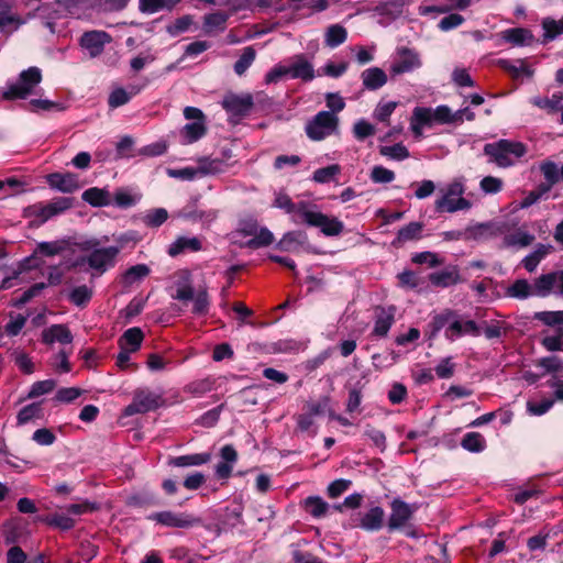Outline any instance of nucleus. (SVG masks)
I'll return each mask as SVG.
<instances>
[{
  "label": "nucleus",
  "instance_id": "1",
  "mask_svg": "<svg viewBox=\"0 0 563 563\" xmlns=\"http://www.w3.org/2000/svg\"><path fill=\"white\" fill-rule=\"evenodd\" d=\"M177 279L174 283L173 288L175 291L172 294V298L183 302L192 300L191 312L196 316H206L210 308V298L207 286H200L195 291L192 286L191 274L187 269H183L177 273Z\"/></svg>",
  "mask_w": 563,
  "mask_h": 563
},
{
  "label": "nucleus",
  "instance_id": "2",
  "mask_svg": "<svg viewBox=\"0 0 563 563\" xmlns=\"http://www.w3.org/2000/svg\"><path fill=\"white\" fill-rule=\"evenodd\" d=\"M101 242L91 239L80 244V250L89 252L87 256L77 258L75 266L87 264L98 275H102L108 268L113 267L118 256V249L100 247Z\"/></svg>",
  "mask_w": 563,
  "mask_h": 563
},
{
  "label": "nucleus",
  "instance_id": "3",
  "mask_svg": "<svg viewBox=\"0 0 563 563\" xmlns=\"http://www.w3.org/2000/svg\"><path fill=\"white\" fill-rule=\"evenodd\" d=\"M41 81V69L35 66L29 67L20 73L16 81L9 84L4 90L0 91V99L5 101L26 99L34 93Z\"/></svg>",
  "mask_w": 563,
  "mask_h": 563
},
{
  "label": "nucleus",
  "instance_id": "4",
  "mask_svg": "<svg viewBox=\"0 0 563 563\" xmlns=\"http://www.w3.org/2000/svg\"><path fill=\"white\" fill-rule=\"evenodd\" d=\"M526 146L520 142L509 140H499L495 143H488L484 146L485 155L489 156L490 162L499 167H509L517 159L526 154Z\"/></svg>",
  "mask_w": 563,
  "mask_h": 563
},
{
  "label": "nucleus",
  "instance_id": "5",
  "mask_svg": "<svg viewBox=\"0 0 563 563\" xmlns=\"http://www.w3.org/2000/svg\"><path fill=\"white\" fill-rule=\"evenodd\" d=\"M339 118L329 111L318 112L305 126L307 136L312 141H321L338 132Z\"/></svg>",
  "mask_w": 563,
  "mask_h": 563
},
{
  "label": "nucleus",
  "instance_id": "6",
  "mask_svg": "<svg viewBox=\"0 0 563 563\" xmlns=\"http://www.w3.org/2000/svg\"><path fill=\"white\" fill-rule=\"evenodd\" d=\"M464 194V185L461 179H455L448 185L443 196L435 201V209L440 212H456L460 210H468L472 203L462 197Z\"/></svg>",
  "mask_w": 563,
  "mask_h": 563
},
{
  "label": "nucleus",
  "instance_id": "7",
  "mask_svg": "<svg viewBox=\"0 0 563 563\" xmlns=\"http://www.w3.org/2000/svg\"><path fill=\"white\" fill-rule=\"evenodd\" d=\"M74 205V199L69 197H58L53 199L47 205L35 203L24 209L25 217H35L43 223L48 219L58 216L66 210L70 209Z\"/></svg>",
  "mask_w": 563,
  "mask_h": 563
},
{
  "label": "nucleus",
  "instance_id": "8",
  "mask_svg": "<svg viewBox=\"0 0 563 563\" xmlns=\"http://www.w3.org/2000/svg\"><path fill=\"white\" fill-rule=\"evenodd\" d=\"M422 66L420 55L415 49L401 46L397 48L390 73L393 76H398L406 73L415 71Z\"/></svg>",
  "mask_w": 563,
  "mask_h": 563
},
{
  "label": "nucleus",
  "instance_id": "9",
  "mask_svg": "<svg viewBox=\"0 0 563 563\" xmlns=\"http://www.w3.org/2000/svg\"><path fill=\"white\" fill-rule=\"evenodd\" d=\"M302 223L309 227H316L327 236H336L342 233L344 225L336 218H330L327 214L308 209L303 214Z\"/></svg>",
  "mask_w": 563,
  "mask_h": 563
},
{
  "label": "nucleus",
  "instance_id": "10",
  "mask_svg": "<svg viewBox=\"0 0 563 563\" xmlns=\"http://www.w3.org/2000/svg\"><path fill=\"white\" fill-rule=\"evenodd\" d=\"M148 518L172 528H190L200 522L199 518L187 512L159 511L152 514Z\"/></svg>",
  "mask_w": 563,
  "mask_h": 563
},
{
  "label": "nucleus",
  "instance_id": "11",
  "mask_svg": "<svg viewBox=\"0 0 563 563\" xmlns=\"http://www.w3.org/2000/svg\"><path fill=\"white\" fill-rule=\"evenodd\" d=\"M537 294L547 297L555 294L563 297V269L542 274L536 278Z\"/></svg>",
  "mask_w": 563,
  "mask_h": 563
},
{
  "label": "nucleus",
  "instance_id": "12",
  "mask_svg": "<svg viewBox=\"0 0 563 563\" xmlns=\"http://www.w3.org/2000/svg\"><path fill=\"white\" fill-rule=\"evenodd\" d=\"M390 508L391 512L387 523L390 531L402 528L417 509L416 506L409 505L399 498L391 501Z\"/></svg>",
  "mask_w": 563,
  "mask_h": 563
},
{
  "label": "nucleus",
  "instance_id": "13",
  "mask_svg": "<svg viewBox=\"0 0 563 563\" xmlns=\"http://www.w3.org/2000/svg\"><path fill=\"white\" fill-rule=\"evenodd\" d=\"M111 42V36L104 31H88L85 32L80 40V46L86 49L91 58L99 56L104 45Z\"/></svg>",
  "mask_w": 563,
  "mask_h": 563
},
{
  "label": "nucleus",
  "instance_id": "14",
  "mask_svg": "<svg viewBox=\"0 0 563 563\" xmlns=\"http://www.w3.org/2000/svg\"><path fill=\"white\" fill-rule=\"evenodd\" d=\"M222 107L227 112L235 117H244L250 113L253 107V98L251 95L229 93L222 100Z\"/></svg>",
  "mask_w": 563,
  "mask_h": 563
},
{
  "label": "nucleus",
  "instance_id": "15",
  "mask_svg": "<svg viewBox=\"0 0 563 563\" xmlns=\"http://www.w3.org/2000/svg\"><path fill=\"white\" fill-rule=\"evenodd\" d=\"M274 207L285 210L291 217L295 224H301L303 214L307 213L309 205L306 201L292 202L286 194H278L274 200Z\"/></svg>",
  "mask_w": 563,
  "mask_h": 563
},
{
  "label": "nucleus",
  "instance_id": "16",
  "mask_svg": "<svg viewBox=\"0 0 563 563\" xmlns=\"http://www.w3.org/2000/svg\"><path fill=\"white\" fill-rule=\"evenodd\" d=\"M481 329L473 320H463L459 316L445 329L444 335L449 341H455L463 335L478 336Z\"/></svg>",
  "mask_w": 563,
  "mask_h": 563
},
{
  "label": "nucleus",
  "instance_id": "17",
  "mask_svg": "<svg viewBox=\"0 0 563 563\" xmlns=\"http://www.w3.org/2000/svg\"><path fill=\"white\" fill-rule=\"evenodd\" d=\"M51 188L65 194H71L80 188L78 176L71 173H53L46 176Z\"/></svg>",
  "mask_w": 563,
  "mask_h": 563
},
{
  "label": "nucleus",
  "instance_id": "18",
  "mask_svg": "<svg viewBox=\"0 0 563 563\" xmlns=\"http://www.w3.org/2000/svg\"><path fill=\"white\" fill-rule=\"evenodd\" d=\"M288 69L289 77L292 79L311 81L316 77L313 65L303 54L295 55L288 65Z\"/></svg>",
  "mask_w": 563,
  "mask_h": 563
},
{
  "label": "nucleus",
  "instance_id": "19",
  "mask_svg": "<svg viewBox=\"0 0 563 563\" xmlns=\"http://www.w3.org/2000/svg\"><path fill=\"white\" fill-rule=\"evenodd\" d=\"M497 36L514 46H528L534 42L532 32L525 27H512L501 31Z\"/></svg>",
  "mask_w": 563,
  "mask_h": 563
},
{
  "label": "nucleus",
  "instance_id": "20",
  "mask_svg": "<svg viewBox=\"0 0 563 563\" xmlns=\"http://www.w3.org/2000/svg\"><path fill=\"white\" fill-rule=\"evenodd\" d=\"M357 526L366 531H377L383 527L385 511L382 507L376 506L364 514H357Z\"/></svg>",
  "mask_w": 563,
  "mask_h": 563
},
{
  "label": "nucleus",
  "instance_id": "21",
  "mask_svg": "<svg viewBox=\"0 0 563 563\" xmlns=\"http://www.w3.org/2000/svg\"><path fill=\"white\" fill-rule=\"evenodd\" d=\"M429 280L433 286L446 288L461 282L457 266H448L442 271L431 273Z\"/></svg>",
  "mask_w": 563,
  "mask_h": 563
},
{
  "label": "nucleus",
  "instance_id": "22",
  "mask_svg": "<svg viewBox=\"0 0 563 563\" xmlns=\"http://www.w3.org/2000/svg\"><path fill=\"white\" fill-rule=\"evenodd\" d=\"M395 307L376 309V319L373 329V334L375 336L384 338L387 335L395 321Z\"/></svg>",
  "mask_w": 563,
  "mask_h": 563
},
{
  "label": "nucleus",
  "instance_id": "23",
  "mask_svg": "<svg viewBox=\"0 0 563 563\" xmlns=\"http://www.w3.org/2000/svg\"><path fill=\"white\" fill-rule=\"evenodd\" d=\"M231 156L224 158L201 157L198 159L200 176L217 175L227 172L233 164L229 162Z\"/></svg>",
  "mask_w": 563,
  "mask_h": 563
},
{
  "label": "nucleus",
  "instance_id": "24",
  "mask_svg": "<svg viewBox=\"0 0 563 563\" xmlns=\"http://www.w3.org/2000/svg\"><path fill=\"white\" fill-rule=\"evenodd\" d=\"M361 79L364 89L371 91L382 88L388 80L386 73L379 67H369L363 70Z\"/></svg>",
  "mask_w": 563,
  "mask_h": 563
},
{
  "label": "nucleus",
  "instance_id": "25",
  "mask_svg": "<svg viewBox=\"0 0 563 563\" xmlns=\"http://www.w3.org/2000/svg\"><path fill=\"white\" fill-rule=\"evenodd\" d=\"M423 230L422 222H410L404 228L398 230L397 236L391 242L394 247H401L405 243L409 241H416L421 239Z\"/></svg>",
  "mask_w": 563,
  "mask_h": 563
},
{
  "label": "nucleus",
  "instance_id": "26",
  "mask_svg": "<svg viewBox=\"0 0 563 563\" xmlns=\"http://www.w3.org/2000/svg\"><path fill=\"white\" fill-rule=\"evenodd\" d=\"M207 133L206 122L195 121L187 123L183 126L179 132L180 142L184 145L192 144L203 137Z\"/></svg>",
  "mask_w": 563,
  "mask_h": 563
},
{
  "label": "nucleus",
  "instance_id": "27",
  "mask_svg": "<svg viewBox=\"0 0 563 563\" xmlns=\"http://www.w3.org/2000/svg\"><path fill=\"white\" fill-rule=\"evenodd\" d=\"M42 340L46 344H52L54 342L69 344L73 341V334L66 325L54 324L43 331Z\"/></svg>",
  "mask_w": 563,
  "mask_h": 563
},
{
  "label": "nucleus",
  "instance_id": "28",
  "mask_svg": "<svg viewBox=\"0 0 563 563\" xmlns=\"http://www.w3.org/2000/svg\"><path fill=\"white\" fill-rule=\"evenodd\" d=\"M301 505L305 511L314 519L325 517L331 510V506L319 496H309L302 500Z\"/></svg>",
  "mask_w": 563,
  "mask_h": 563
},
{
  "label": "nucleus",
  "instance_id": "29",
  "mask_svg": "<svg viewBox=\"0 0 563 563\" xmlns=\"http://www.w3.org/2000/svg\"><path fill=\"white\" fill-rule=\"evenodd\" d=\"M201 249H202V244H201L200 239H198L196 236H194V238L179 236L169 245L168 254L174 257V256H177L187 251L198 252Z\"/></svg>",
  "mask_w": 563,
  "mask_h": 563
},
{
  "label": "nucleus",
  "instance_id": "30",
  "mask_svg": "<svg viewBox=\"0 0 563 563\" xmlns=\"http://www.w3.org/2000/svg\"><path fill=\"white\" fill-rule=\"evenodd\" d=\"M501 230L490 223H481L474 227H470L465 230L466 239L475 241H484L499 234Z\"/></svg>",
  "mask_w": 563,
  "mask_h": 563
},
{
  "label": "nucleus",
  "instance_id": "31",
  "mask_svg": "<svg viewBox=\"0 0 563 563\" xmlns=\"http://www.w3.org/2000/svg\"><path fill=\"white\" fill-rule=\"evenodd\" d=\"M211 457L212 455L209 452L187 454L173 457L169 461V465L176 467L200 466L210 462Z\"/></svg>",
  "mask_w": 563,
  "mask_h": 563
},
{
  "label": "nucleus",
  "instance_id": "32",
  "mask_svg": "<svg viewBox=\"0 0 563 563\" xmlns=\"http://www.w3.org/2000/svg\"><path fill=\"white\" fill-rule=\"evenodd\" d=\"M347 38V30L341 24H331L324 31V45L335 48L342 45Z\"/></svg>",
  "mask_w": 563,
  "mask_h": 563
},
{
  "label": "nucleus",
  "instance_id": "33",
  "mask_svg": "<svg viewBox=\"0 0 563 563\" xmlns=\"http://www.w3.org/2000/svg\"><path fill=\"white\" fill-rule=\"evenodd\" d=\"M307 234L302 231H291L284 234L276 247L283 252H292L297 246L307 242Z\"/></svg>",
  "mask_w": 563,
  "mask_h": 563
},
{
  "label": "nucleus",
  "instance_id": "34",
  "mask_svg": "<svg viewBox=\"0 0 563 563\" xmlns=\"http://www.w3.org/2000/svg\"><path fill=\"white\" fill-rule=\"evenodd\" d=\"M134 398L136 399L140 408L143 409V413L158 408L163 402L159 395L144 389L136 390Z\"/></svg>",
  "mask_w": 563,
  "mask_h": 563
},
{
  "label": "nucleus",
  "instance_id": "35",
  "mask_svg": "<svg viewBox=\"0 0 563 563\" xmlns=\"http://www.w3.org/2000/svg\"><path fill=\"white\" fill-rule=\"evenodd\" d=\"M180 0H139V10L142 13L154 14L159 11H172Z\"/></svg>",
  "mask_w": 563,
  "mask_h": 563
},
{
  "label": "nucleus",
  "instance_id": "36",
  "mask_svg": "<svg viewBox=\"0 0 563 563\" xmlns=\"http://www.w3.org/2000/svg\"><path fill=\"white\" fill-rule=\"evenodd\" d=\"M143 338L144 335L140 328H130L119 340L120 349H129V351L134 353L140 349Z\"/></svg>",
  "mask_w": 563,
  "mask_h": 563
},
{
  "label": "nucleus",
  "instance_id": "37",
  "mask_svg": "<svg viewBox=\"0 0 563 563\" xmlns=\"http://www.w3.org/2000/svg\"><path fill=\"white\" fill-rule=\"evenodd\" d=\"M82 200L93 207L109 206L112 202L110 192L97 187L85 190L82 194Z\"/></svg>",
  "mask_w": 563,
  "mask_h": 563
},
{
  "label": "nucleus",
  "instance_id": "38",
  "mask_svg": "<svg viewBox=\"0 0 563 563\" xmlns=\"http://www.w3.org/2000/svg\"><path fill=\"white\" fill-rule=\"evenodd\" d=\"M540 170L545 179V183L540 184L543 187L542 190L550 191L561 178V168L559 169L554 162L545 161L541 163Z\"/></svg>",
  "mask_w": 563,
  "mask_h": 563
},
{
  "label": "nucleus",
  "instance_id": "39",
  "mask_svg": "<svg viewBox=\"0 0 563 563\" xmlns=\"http://www.w3.org/2000/svg\"><path fill=\"white\" fill-rule=\"evenodd\" d=\"M22 24H24V20L19 14L12 13L11 9L0 10L1 33H12L16 31Z\"/></svg>",
  "mask_w": 563,
  "mask_h": 563
},
{
  "label": "nucleus",
  "instance_id": "40",
  "mask_svg": "<svg viewBox=\"0 0 563 563\" xmlns=\"http://www.w3.org/2000/svg\"><path fill=\"white\" fill-rule=\"evenodd\" d=\"M510 297L526 299L530 296H538L536 280L529 284L526 279L516 280L507 290Z\"/></svg>",
  "mask_w": 563,
  "mask_h": 563
},
{
  "label": "nucleus",
  "instance_id": "41",
  "mask_svg": "<svg viewBox=\"0 0 563 563\" xmlns=\"http://www.w3.org/2000/svg\"><path fill=\"white\" fill-rule=\"evenodd\" d=\"M151 273L150 267L146 264H137L131 266L122 274V284L125 287H130L133 284L141 282L147 277Z\"/></svg>",
  "mask_w": 563,
  "mask_h": 563
},
{
  "label": "nucleus",
  "instance_id": "42",
  "mask_svg": "<svg viewBox=\"0 0 563 563\" xmlns=\"http://www.w3.org/2000/svg\"><path fill=\"white\" fill-rule=\"evenodd\" d=\"M542 29L544 31L541 41L543 44L555 40L559 35L563 34V18L560 20H554L552 18L543 19Z\"/></svg>",
  "mask_w": 563,
  "mask_h": 563
},
{
  "label": "nucleus",
  "instance_id": "43",
  "mask_svg": "<svg viewBox=\"0 0 563 563\" xmlns=\"http://www.w3.org/2000/svg\"><path fill=\"white\" fill-rule=\"evenodd\" d=\"M140 92V88L132 86L130 91H126L123 88L114 89L108 99V104L110 108L121 107L130 101V99Z\"/></svg>",
  "mask_w": 563,
  "mask_h": 563
},
{
  "label": "nucleus",
  "instance_id": "44",
  "mask_svg": "<svg viewBox=\"0 0 563 563\" xmlns=\"http://www.w3.org/2000/svg\"><path fill=\"white\" fill-rule=\"evenodd\" d=\"M461 446L468 452L479 453L485 450L486 440L479 432H468L463 437Z\"/></svg>",
  "mask_w": 563,
  "mask_h": 563
},
{
  "label": "nucleus",
  "instance_id": "45",
  "mask_svg": "<svg viewBox=\"0 0 563 563\" xmlns=\"http://www.w3.org/2000/svg\"><path fill=\"white\" fill-rule=\"evenodd\" d=\"M43 416V409L40 402H33L23 407L18 416V424L22 426L32 420L40 419Z\"/></svg>",
  "mask_w": 563,
  "mask_h": 563
},
{
  "label": "nucleus",
  "instance_id": "46",
  "mask_svg": "<svg viewBox=\"0 0 563 563\" xmlns=\"http://www.w3.org/2000/svg\"><path fill=\"white\" fill-rule=\"evenodd\" d=\"M534 240V236L526 231H517L512 234L504 238L505 246H520L525 247L530 245Z\"/></svg>",
  "mask_w": 563,
  "mask_h": 563
},
{
  "label": "nucleus",
  "instance_id": "47",
  "mask_svg": "<svg viewBox=\"0 0 563 563\" xmlns=\"http://www.w3.org/2000/svg\"><path fill=\"white\" fill-rule=\"evenodd\" d=\"M256 57V52L252 46H247L243 49L242 55L234 64V71L236 75L242 76L247 68L252 65Z\"/></svg>",
  "mask_w": 563,
  "mask_h": 563
},
{
  "label": "nucleus",
  "instance_id": "48",
  "mask_svg": "<svg viewBox=\"0 0 563 563\" xmlns=\"http://www.w3.org/2000/svg\"><path fill=\"white\" fill-rule=\"evenodd\" d=\"M380 155L395 161H404L409 157L408 148L401 143H397L390 146H380Z\"/></svg>",
  "mask_w": 563,
  "mask_h": 563
},
{
  "label": "nucleus",
  "instance_id": "49",
  "mask_svg": "<svg viewBox=\"0 0 563 563\" xmlns=\"http://www.w3.org/2000/svg\"><path fill=\"white\" fill-rule=\"evenodd\" d=\"M68 297H69V300L74 305H76L78 307H82V306H86L90 301V299L92 297V289L86 285H81V286L75 287L69 292Z\"/></svg>",
  "mask_w": 563,
  "mask_h": 563
},
{
  "label": "nucleus",
  "instance_id": "50",
  "mask_svg": "<svg viewBox=\"0 0 563 563\" xmlns=\"http://www.w3.org/2000/svg\"><path fill=\"white\" fill-rule=\"evenodd\" d=\"M457 317V313L451 309H446L443 312L434 316L431 321L433 333L439 332L443 328H448Z\"/></svg>",
  "mask_w": 563,
  "mask_h": 563
},
{
  "label": "nucleus",
  "instance_id": "51",
  "mask_svg": "<svg viewBox=\"0 0 563 563\" xmlns=\"http://www.w3.org/2000/svg\"><path fill=\"white\" fill-rule=\"evenodd\" d=\"M341 173V167L336 164L319 168L314 170L312 179L319 184L330 183L336 175Z\"/></svg>",
  "mask_w": 563,
  "mask_h": 563
},
{
  "label": "nucleus",
  "instance_id": "52",
  "mask_svg": "<svg viewBox=\"0 0 563 563\" xmlns=\"http://www.w3.org/2000/svg\"><path fill=\"white\" fill-rule=\"evenodd\" d=\"M330 398L324 396L321 397L319 400H310L307 401L303 406V410L307 411L310 416L313 418L318 416H322L327 412L329 409Z\"/></svg>",
  "mask_w": 563,
  "mask_h": 563
},
{
  "label": "nucleus",
  "instance_id": "53",
  "mask_svg": "<svg viewBox=\"0 0 563 563\" xmlns=\"http://www.w3.org/2000/svg\"><path fill=\"white\" fill-rule=\"evenodd\" d=\"M274 242V235L267 228H260L256 235L247 242L252 249L268 246Z\"/></svg>",
  "mask_w": 563,
  "mask_h": 563
},
{
  "label": "nucleus",
  "instance_id": "54",
  "mask_svg": "<svg viewBox=\"0 0 563 563\" xmlns=\"http://www.w3.org/2000/svg\"><path fill=\"white\" fill-rule=\"evenodd\" d=\"M518 66L511 64L507 59H499L498 65L508 71L514 78H518L521 75L531 76L532 71L525 65L523 60H518Z\"/></svg>",
  "mask_w": 563,
  "mask_h": 563
},
{
  "label": "nucleus",
  "instance_id": "55",
  "mask_svg": "<svg viewBox=\"0 0 563 563\" xmlns=\"http://www.w3.org/2000/svg\"><path fill=\"white\" fill-rule=\"evenodd\" d=\"M168 218V212L164 208H157L148 211L144 217V223L150 228L162 225Z\"/></svg>",
  "mask_w": 563,
  "mask_h": 563
},
{
  "label": "nucleus",
  "instance_id": "56",
  "mask_svg": "<svg viewBox=\"0 0 563 563\" xmlns=\"http://www.w3.org/2000/svg\"><path fill=\"white\" fill-rule=\"evenodd\" d=\"M56 386V382L54 379H45L41 382H36L32 385L27 398H36L38 396L51 393Z\"/></svg>",
  "mask_w": 563,
  "mask_h": 563
},
{
  "label": "nucleus",
  "instance_id": "57",
  "mask_svg": "<svg viewBox=\"0 0 563 563\" xmlns=\"http://www.w3.org/2000/svg\"><path fill=\"white\" fill-rule=\"evenodd\" d=\"M536 319L550 327L563 325V310L538 312Z\"/></svg>",
  "mask_w": 563,
  "mask_h": 563
},
{
  "label": "nucleus",
  "instance_id": "58",
  "mask_svg": "<svg viewBox=\"0 0 563 563\" xmlns=\"http://www.w3.org/2000/svg\"><path fill=\"white\" fill-rule=\"evenodd\" d=\"M371 179L375 184H388L395 179V173L380 165L374 166L371 173Z\"/></svg>",
  "mask_w": 563,
  "mask_h": 563
},
{
  "label": "nucleus",
  "instance_id": "59",
  "mask_svg": "<svg viewBox=\"0 0 563 563\" xmlns=\"http://www.w3.org/2000/svg\"><path fill=\"white\" fill-rule=\"evenodd\" d=\"M562 100H563L562 95L554 93V95H552L551 98H537L533 100V103L541 109L548 110L549 112H554V111L559 110Z\"/></svg>",
  "mask_w": 563,
  "mask_h": 563
},
{
  "label": "nucleus",
  "instance_id": "60",
  "mask_svg": "<svg viewBox=\"0 0 563 563\" xmlns=\"http://www.w3.org/2000/svg\"><path fill=\"white\" fill-rule=\"evenodd\" d=\"M542 346L550 352L560 351L563 346V328L554 335H544L541 340Z\"/></svg>",
  "mask_w": 563,
  "mask_h": 563
},
{
  "label": "nucleus",
  "instance_id": "61",
  "mask_svg": "<svg viewBox=\"0 0 563 563\" xmlns=\"http://www.w3.org/2000/svg\"><path fill=\"white\" fill-rule=\"evenodd\" d=\"M82 394V390L77 387H64L57 390L54 400L58 402H71Z\"/></svg>",
  "mask_w": 563,
  "mask_h": 563
},
{
  "label": "nucleus",
  "instance_id": "62",
  "mask_svg": "<svg viewBox=\"0 0 563 563\" xmlns=\"http://www.w3.org/2000/svg\"><path fill=\"white\" fill-rule=\"evenodd\" d=\"M503 185L500 178L486 176L481 180L479 187L485 194H497L503 189Z\"/></svg>",
  "mask_w": 563,
  "mask_h": 563
},
{
  "label": "nucleus",
  "instance_id": "63",
  "mask_svg": "<svg viewBox=\"0 0 563 563\" xmlns=\"http://www.w3.org/2000/svg\"><path fill=\"white\" fill-rule=\"evenodd\" d=\"M136 197L126 189H118L113 196L114 203L120 208H129L136 202Z\"/></svg>",
  "mask_w": 563,
  "mask_h": 563
},
{
  "label": "nucleus",
  "instance_id": "64",
  "mask_svg": "<svg viewBox=\"0 0 563 563\" xmlns=\"http://www.w3.org/2000/svg\"><path fill=\"white\" fill-rule=\"evenodd\" d=\"M396 107L397 102L395 101L379 103L374 111V118L380 122H388V119L395 111Z\"/></svg>",
  "mask_w": 563,
  "mask_h": 563
}]
</instances>
